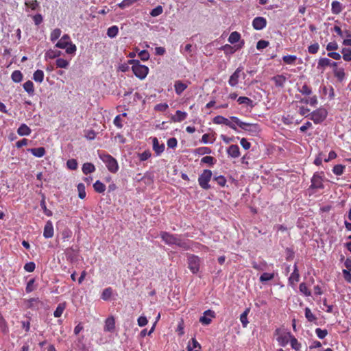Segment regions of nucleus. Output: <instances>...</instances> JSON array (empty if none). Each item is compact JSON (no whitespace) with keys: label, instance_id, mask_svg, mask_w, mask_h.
Instances as JSON below:
<instances>
[{"label":"nucleus","instance_id":"obj_3","mask_svg":"<svg viewBox=\"0 0 351 351\" xmlns=\"http://www.w3.org/2000/svg\"><path fill=\"white\" fill-rule=\"evenodd\" d=\"M128 63L132 64V70L136 77L140 80L146 77L149 72V68L147 66L141 64L138 60H130Z\"/></svg>","mask_w":351,"mask_h":351},{"label":"nucleus","instance_id":"obj_45","mask_svg":"<svg viewBox=\"0 0 351 351\" xmlns=\"http://www.w3.org/2000/svg\"><path fill=\"white\" fill-rule=\"evenodd\" d=\"M237 102L239 104H245L247 106H252L253 101L247 97L241 96L237 99Z\"/></svg>","mask_w":351,"mask_h":351},{"label":"nucleus","instance_id":"obj_55","mask_svg":"<svg viewBox=\"0 0 351 351\" xmlns=\"http://www.w3.org/2000/svg\"><path fill=\"white\" fill-rule=\"evenodd\" d=\"M162 7L161 5H158L157 7L152 10V11L150 12V15L154 17L158 16L162 13Z\"/></svg>","mask_w":351,"mask_h":351},{"label":"nucleus","instance_id":"obj_19","mask_svg":"<svg viewBox=\"0 0 351 351\" xmlns=\"http://www.w3.org/2000/svg\"><path fill=\"white\" fill-rule=\"evenodd\" d=\"M187 117V113L181 110H177L176 114L172 115L171 120L172 122H181L186 119Z\"/></svg>","mask_w":351,"mask_h":351},{"label":"nucleus","instance_id":"obj_48","mask_svg":"<svg viewBox=\"0 0 351 351\" xmlns=\"http://www.w3.org/2000/svg\"><path fill=\"white\" fill-rule=\"evenodd\" d=\"M300 291L303 293L305 296H311V292L308 289L307 285L304 282H302L299 286Z\"/></svg>","mask_w":351,"mask_h":351},{"label":"nucleus","instance_id":"obj_24","mask_svg":"<svg viewBox=\"0 0 351 351\" xmlns=\"http://www.w3.org/2000/svg\"><path fill=\"white\" fill-rule=\"evenodd\" d=\"M27 151L32 153V155L38 158H41L44 156L46 154V150L43 147L30 148L28 149Z\"/></svg>","mask_w":351,"mask_h":351},{"label":"nucleus","instance_id":"obj_44","mask_svg":"<svg viewBox=\"0 0 351 351\" xmlns=\"http://www.w3.org/2000/svg\"><path fill=\"white\" fill-rule=\"evenodd\" d=\"M297 60L296 56L287 55L282 57L283 62L287 64H293Z\"/></svg>","mask_w":351,"mask_h":351},{"label":"nucleus","instance_id":"obj_1","mask_svg":"<svg viewBox=\"0 0 351 351\" xmlns=\"http://www.w3.org/2000/svg\"><path fill=\"white\" fill-rule=\"evenodd\" d=\"M162 240L169 245H176L184 250H189L190 248L189 242L183 240L178 234H170L169 232L162 231L160 234Z\"/></svg>","mask_w":351,"mask_h":351},{"label":"nucleus","instance_id":"obj_56","mask_svg":"<svg viewBox=\"0 0 351 351\" xmlns=\"http://www.w3.org/2000/svg\"><path fill=\"white\" fill-rule=\"evenodd\" d=\"M66 166L69 169L75 170L77 168V162L75 159H69L66 162Z\"/></svg>","mask_w":351,"mask_h":351},{"label":"nucleus","instance_id":"obj_54","mask_svg":"<svg viewBox=\"0 0 351 351\" xmlns=\"http://www.w3.org/2000/svg\"><path fill=\"white\" fill-rule=\"evenodd\" d=\"M315 333L319 339H323L328 335V331L326 329H321L317 328L315 329Z\"/></svg>","mask_w":351,"mask_h":351},{"label":"nucleus","instance_id":"obj_13","mask_svg":"<svg viewBox=\"0 0 351 351\" xmlns=\"http://www.w3.org/2000/svg\"><path fill=\"white\" fill-rule=\"evenodd\" d=\"M267 25V20L262 16L255 17L252 21V27L256 30H262Z\"/></svg>","mask_w":351,"mask_h":351},{"label":"nucleus","instance_id":"obj_39","mask_svg":"<svg viewBox=\"0 0 351 351\" xmlns=\"http://www.w3.org/2000/svg\"><path fill=\"white\" fill-rule=\"evenodd\" d=\"M274 278V273L265 272L261 275L259 280L261 282H265L273 280Z\"/></svg>","mask_w":351,"mask_h":351},{"label":"nucleus","instance_id":"obj_25","mask_svg":"<svg viewBox=\"0 0 351 351\" xmlns=\"http://www.w3.org/2000/svg\"><path fill=\"white\" fill-rule=\"evenodd\" d=\"M32 132V130L25 123H22L17 130L19 136H29Z\"/></svg>","mask_w":351,"mask_h":351},{"label":"nucleus","instance_id":"obj_47","mask_svg":"<svg viewBox=\"0 0 351 351\" xmlns=\"http://www.w3.org/2000/svg\"><path fill=\"white\" fill-rule=\"evenodd\" d=\"M61 33H62V31L60 29H59V28L54 29L50 34V40L52 42H54L55 40H56L57 39H58L60 38Z\"/></svg>","mask_w":351,"mask_h":351},{"label":"nucleus","instance_id":"obj_64","mask_svg":"<svg viewBox=\"0 0 351 351\" xmlns=\"http://www.w3.org/2000/svg\"><path fill=\"white\" fill-rule=\"evenodd\" d=\"M36 267L35 263L34 262L27 263L24 265V269L27 272H32L34 271Z\"/></svg>","mask_w":351,"mask_h":351},{"label":"nucleus","instance_id":"obj_50","mask_svg":"<svg viewBox=\"0 0 351 351\" xmlns=\"http://www.w3.org/2000/svg\"><path fill=\"white\" fill-rule=\"evenodd\" d=\"M290 343L291 348L295 350H300L301 347V344L298 342V339L293 335L291 337Z\"/></svg>","mask_w":351,"mask_h":351},{"label":"nucleus","instance_id":"obj_26","mask_svg":"<svg viewBox=\"0 0 351 351\" xmlns=\"http://www.w3.org/2000/svg\"><path fill=\"white\" fill-rule=\"evenodd\" d=\"M334 76L338 80L339 82H342L346 77V73L343 68H335L333 69Z\"/></svg>","mask_w":351,"mask_h":351},{"label":"nucleus","instance_id":"obj_61","mask_svg":"<svg viewBox=\"0 0 351 351\" xmlns=\"http://www.w3.org/2000/svg\"><path fill=\"white\" fill-rule=\"evenodd\" d=\"M40 206L43 208L44 213L47 216L50 217L52 215V212L50 210L47 209V208L46 206V203H45V200L44 198L40 202Z\"/></svg>","mask_w":351,"mask_h":351},{"label":"nucleus","instance_id":"obj_20","mask_svg":"<svg viewBox=\"0 0 351 351\" xmlns=\"http://www.w3.org/2000/svg\"><path fill=\"white\" fill-rule=\"evenodd\" d=\"M188 87V85L180 80H177L174 84L175 92L180 95Z\"/></svg>","mask_w":351,"mask_h":351},{"label":"nucleus","instance_id":"obj_30","mask_svg":"<svg viewBox=\"0 0 351 351\" xmlns=\"http://www.w3.org/2000/svg\"><path fill=\"white\" fill-rule=\"evenodd\" d=\"M93 188L95 191L98 193H102L106 191V185L99 180H97L94 183Z\"/></svg>","mask_w":351,"mask_h":351},{"label":"nucleus","instance_id":"obj_35","mask_svg":"<svg viewBox=\"0 0 351 351\" xmlns=\"http://www.w3.org/2000/svg\"><path fill=\"white\" fill-rule=\"evenodd\" d=\"M119 33V28L117 25L110 27L107 30V35L108 37L112 38L117 36Z\"/></svg>","mask_w":351,"mask_h":351},{"label":"nucleus","instance_id":"obj_51","mask_svg":"<svg viewBox=\"0 0 351 351\" xmlns=\"http://www.w3.org/2000/svg\"><path fill=\"white\" fill-rule=\"evenodd\" d=\"M215 161L216 160L213 156H204L201 159V162L202 163L208 164L210 166H213L215 164Z\"/></svg>","mask_w":351,"mask_h":351},{"label":"nucleus","instance_id":"obj_12","mask_svg":"<svg viewBox=\"0 0 351 351\" xmlns=\"http://www.w3.org/2000/svg\"><path fill=\"white\" fill-rule=\"evenodd\" d=\"M215 317V311L208 309L204 312V315L199 318V322L203 325H209L212 322V319Z\"/></svg>","mask_w":351,"mask_h":351},{"label":"nucleus","instance_id":"obj_21","mask_svg":"<svg viewBox=\"0 0 351 351\" xmlns=\"http://www.w3.org/2000/svg\"><path fill=\"white\" fill-rule=\"evenodd\" d=\"M153 149L157 155H160L165 150V145L160 144L156 137L153 138Z\"/></svg>","mask_w":351,"mask_h":351},{"label":"nucleus","instance_id":"obj_18","mask_svg":"<svg viewBox=\"0 0 351 351\" xmlns=\"http://www.w3.org/2000/svg\"><path fill=\"white\" fill-rule=\"evenodd\" d=\"M227 154L229 156L237 158L240 156V149L237 145H231L227 149Z\"/></svg>","mask_w":351,"mask_h":351},{"label":"nucleus","instance_id":"obj_15","mask_svg":"<svg viewBox=\"0 0 351 351\" xmlns=\"http://www.w3.org/2000/svg\"><path fill=\"white\" fill-rule=\"evenodd\" d=\"M186 241L190 243H189V246H190L189 250H192L193 251H196V252L202 251L204 252H208L209 251V247L204 245H202L197 242H194L191 240H186Z\"/></svg>","mask_w":351,"mask_h":351},{"label":"nucleus","instance_id":"obj_23","mask_svg":"<svg viewBox=\"0 0 351 351\" xmlns=\"http://www.w3.org/2000/svg\"><path fill=\"white\" fill-rule=\"evenodd\" d=\"M343 8L344 7L339 1H333L331 3V12L334 14H340L343 11Z\"/></svg>","mask_w":351,"mask_h":351},{"label":"nucleus","instance_id":"obj_43","mask_svg":"<svg viewBox=\"0 0 351 351\" xmlns=\"http://www.w3.org/2000/svg\"><path fill=\"white\" fill-rule=\"evenodd\" d=\"M346 168L345 165H336L334 166L332 169V172L336 176H341L343 173L344 169Z\"/></svg>","mask_w":351,"mask_h":351},{"label":"nucleus","instance_id":"obj_32","mask_svg":"<svg viewBox=\"0 0 351 351\" xmlns=\"http://www.w3.org/2000/svg\"><path fill=\"white\" fill-rule=\"evenodd\" d=\"M23 77L22 73L19 70L14 71L11 75V79L16 83L21 82L23 80Z\"/></svg>","mask_w":351,"mask_h":351},{"label":"nucleus","instance_id":"obj_14","mask_svg":"<svg viewBox=\"0 0 351 351\" xmlns=\"http://www.w3.org/2000/svg\"><path fill=\"white\" fill-rule=\"evenodd\" d=\"M54 234L53 226L51 221L48 220L44 227L43 237L45 239L52 238Z\"/></svg>","mask_w":351,"mask_h":351},{"label":"nucleus","instance_id":"obj_27","mask_svg":"<svg viewBox=\"0 0 351 351\" xmlns=\"http://www.w3.org/2000/svg\"><path fill=\"white\" fill-rule=\"evenodd\" d=\"M23 88L29 95L34 94V85L32 81L28 80L25 82L23 84Z\"/></svg>","mask_w":351,"mask_h":351},{"label":"nucleus","instance_id":"obj_5","mask_svg":"<svg viewBox=\"0 0 351 351\" xmlns=\"http://www.w3.org/2000/svg\"><path fill=\"white\" fill-rule=\"evenodd\" d=\"M324 173L323 171L321 172H315L311 180V185L309 186V189L312 190H317V189H324Z\"/></svg>","mask_w":351,"mask_h":351},{"label":"nucleus","instance_id":"obj_63","mask_svg":"<svg viewBox=\"0 0 351 351\" xmlns=\"http://www.w3.org/2000/svg\"><path fill=\"white\" fill-rule=\"evenodd\" d=\"M138 57L143 61H146L149 58V53L147 50H142L138 53Z\"/></svg>","mask_w":351,"mask_h":351},{"label":"nucleus","instance_id":"obj_38","mask_svg":"<svg viewBox=\"0 0 351 351\" xmlns=\"http://www.w3.org/2000/svg\"><path fill=\"white\" fill-rule=\"evenodd\" d=\"M77 188L78 191V197L82 199H84L86 196L85 185L83 183H79Z\"/></svg>","mask_w":351,"mask_h":351},{"label":"nucleus","instance_id":"obj_9","mask_svg":"<svg viewBox=\"0 0 351 351\" xmlns=\"http://www.w3.org/2000/svg\"><path fill=\"white\" fill-rule=\"evenodd\" d=\"M243 68L242 66H239L235 71L230 75L228 84L230 86L234 87L236 86L239 83V80L241 76V74L242 73V75H243V77H245V75L244 73H243Z\"/></svg>","mask_w":351,"mask_h":351},{"label":"nucleus","instance_id":"obj_59","mask_svg":"<svg viewBox=\"0 0 351 351\" xmlns=\"http://www.w3.org/2000/svg\"><path fill=\"white\" fill-rule=\"evenodd\" d=\"M65 49H66V52L68 54H75V51L77 50V47H76L75 45L73 44L72 42L70 43Z\"/></svg>","mask_w":351,"mask_h":351},{"label":"nucleus","instance_id":"obj_16","mask_svg":"<svg viewBox=\"0 0 351 351\" xmlns=\"http://www.w3.org/2000/svg\"><path fill=\"white\" fill-rule=\"evenodd\" d=\"M271 81L274 82V84L278 88H283L286 83L287 78L284 75H276L271 77Z\"/></svg>","mask_w":351,"mask_h":351},{"label":"nucleus","instance_id":"obj_40","mask_svg":"<svg viewBox=\"0 0 351 351\" xmlns=\"http://www.w3.org/2000/svg\"><path fill=\"white\" fill-rule=\"evenodd\" d=\"M305 317L310 322H313L317 320L316 316L311 312L308 307L305 308Z\"/></svg>","mask_w":351,"mask_h":351},{"label":"nucleus","instance_id":"obj_2","mask_svg":"<svg viewBox=\"0 0 351 351\" xmlns=\"http://www.w3.org/2000/svg\"><path fill=\"white\" fill-rule=\"evenodd\" d=\"M230 119L242 130L248 132L252 135H256L261 131L260 126L258 123H245L241 121L237 117H231Z\"/></svg>","mask_w":351,"mask_h":351},{"label":"nucleus","instance_id":"obj_31","mask_svg":"<svg viewBox=\"0 0 351 351\" xmlns=\"http://www.w3.org/2000/svg\"><path fill=\"white\" fill-rule=\"evenodd\" d=\"M44 72L42 70L38 69L33 74V80L36 82L41 83L44 80Z\"/></svg>","mask_w":351,"mask_h":351},{"label":"nucleus","instance_id":"obj_46","mask_svg":"<svg viewBox=\"0 0 351 351\" xmlns=\"http://www.w3.org/2000/svg\"><path fill=\"white\" fill-rule=\"evenodd\" d=\"M298 90L304 95H311L312 94V88L306 84H304Z\"/></svg>","mask_w":351,"mask_h":351},{"label":"nucleus","instance_id":"obj_33","mask_svg":"<svg viewBox=\"0 0 351 351\" xmlns=\"http://www.w3.org/2000/svg\"><path fill=\"white\" fill-rule=\"evenodd\" d=\"M241 39V34L237 32H232L228 38V42L231 44H234L239 41Z\"/></svg>","mask_w":351,"mask_h":351},{"label":"nucleus","instance_id":"obj_29","mask_svg":"<svg viewBox=\"0 0 351 351\" xmlns=\"http://www.w3.org/2000/svg\"><path fill=\"white\" fill-rule=\"evenodd\" d=\"M82 172L87 175L88 173H93L95 171V167L93 164L90 162H86L82 166Z\"/></svg>","mask_w":351,"mask_h":351},{"label":"nucleus","instance_id":"obj_52","mask_svg":"<svg viewBox=\"0 0 351 351\" xmlns=\"http://www.w3.org/2000/svg\"><path fill=\"white\" fill-rule=\"evenodd\" d=\"M34 283H35L34 278H32L28 281L26 288H25V291L27 293H29L32 292L34 290H35L36 287L34 285Z\"/></svg>","mask_w":351,"mask_h":351},{"label":"nucleus","instance_id":"obj_62","mask_svg":"<svg viewBox=\"0 0 351 351\" xmlns=\"http://www.w3.org/2000/svg\"><path fill=\"white\" fill-rule=\"evenodd\" d=\"M168 108L169 106L167 104L161 103L156 105L154 107V110L159 112H165Z\"/></svg>","mask_w":351,"mask_h":351},{"label":"nucleus","instance_id":"obj_60","mask_svg":"<svg viewBox=\"0 0 351 351\" xmlns=\"http://www.w3.org/2000/svg\"><path fill=\"white\" fill-rule=\"evenodd\" d=\"M269 43L265 40H260L256 43V49L258 50L263 49L269 46Z\"/></svg>","mask_w":351,"mask_h":351},{"label":"nucleus","instance_id":"obj_4","mask_svg":"<svg viewBox=\"0 0 351 351\" xmlns=\"http://www.w3.org/2000/svg\"><path fill=\"white\" fill-rule=\"evenodd\" d=\"M99 157L106 164L109 171L113 173L118 171V162L111 155L106 153H101L99 154Z\"/></svg>","mask_w":351,"mask_h":351},{"label":"nucleus","instance_id":"obj_57","mask_svg":"<svg viewBox=\"0 0 351 351\" xmlns=\"http://www.w3.org/2000/svg\"><path fill=\"white\" fill-rule=\"evenodd\" d=\"M319 49V45L318 43H314L308 46V51L309 53L315 54L318 52Z\"/></svg>","mask_w":351,"mask_h":351},{"label":"nucleus","instance_id":"obj_22","mask_svg":"<svg viewBox=\"0 0 351 351\" xmlns=\"http://www.w3.org/2000/svg\"><path fill=\"white\" fill-rule=\"evenodd\" d=\"M299 280H300V274H299L297 264L295 263V265L293 266V271L289 278V281L290 284L294 285L295 282H298L299 281Z\"/></svg>","mask_w":351,"mask_h":351},{"label":"nucleus","instance_id":"obj_41","mask_svg":"<svg viewBox=\"0 0 351 351\" xmlns=\"http://www.w3.org/2000/svg\"><path fill=\"white\" fill-rule=\"evenodd\" d=\"M69 64V62L63 58H58L56 60V65L58 68L66 69Z\"/></svg>","mask_w":351,"mask_h":351},{"label":"nucleus","instance_id":"obj_53","mask_svg":"<svg viewBox=\"0 0 351 351\" xmlns=\"http://www.w3.org/2000/svg\"><path fill=\"white\" fill-rule=\"evenodd\" d=\"M214 180L217 182V183L221 187H223L226 184V179L223 176H218L214 178Z\"/></svg>","mask_w":351,"mask_h":351},{"label":"nucleus","instance_id":"obj_10","mask_svg":"<svg viewBox=\"0 0 351 351\" xmlns=\"http://www.w3.org/2000/svg\"><path fill=\"white\" fill-rule=\"evenodd\" d=\"M213 123L215 124H224L231 129L234 130H237V127L235 123L232 121H230L227 118H225L223 116L217 115L213 119Z\"/></svg>","mask_w":351,"mask_h":351},{"label":"nucleus","instance_id":"obj_58","mask_svg":"<svg viewBox=\"0 0 351 351\" xmlns=\"http://www.w3.org/2000/svg\"><path fill=\"white\" fill-rule=\"evenodd\" d=\"M61 53H62L61 51L59 50H52L51 49L47 52V56L49 58L53 59V58L59 57L61 55Z\"/></svg>","mask_w":351,"mask_h":351},{"label":"nucleus","instance_id":"obj_11","mask_svg":"<svg viewBox=\"0 0 351 351\" xmlns=\"http://www.w3.org/2000/svg\"><path fill=\"white\" fill-rule=\"evenodd\" d=\"M279 333L280 329L278 328L275 330V335H278L277 341L280 346L285 347L290 341L292 335L290 332L282 335H280Z\"/></svg>","mask_w":351,"mask_h":351},{"label":"nucleus","instance_id":"obj_6","mask_svg":"<svg viewBox=\"0 0 351 351\" xmlns=\"http://www.w3.org/2000/svg\"><path fill=\"white\" fill-rule=\"evenodd\" d=\"M188 268L192 274H196L199 272L200 268V258L192 254H187Z\"/></svg>","mask_w":351,"mask_h":351},{"label":"nucleus","instance_id":"obj_34","mask_svg":"<svg viewBox=\"0 0 351 351\" xmlns=\"http://www.w3.org/2000/svg\"><path fill=\"white\" fill-rule=\"evenodd\" d=\"M343 59L346 62L351 61V48L344 47L341 50Z\"/></svg>","mask_w":351,"mask_h":351},{"label":"nucleus","instance_id":"obj_7","mask_svg":"<svg viewBox=\"0 0 351 351\" xmlns=\"http://www.w3.org/2000/svg\"><path fill=\"white\" fill-rule=\"evenodd\" d=\"M327 115V110L324 108H319L310 114V119L312 120L314 123L319 124L326 119Z\"/></svg>","mask_w":351,"mask_h":351},{"label":"nucleus","instance_id":"obj_17","mask_svg":"<svg viewBox=\"0 0 351 351\" xmlns=\"http://www.w3.org/2000/svg\"><path fill=\"white\" fill-rule=\"evenodd\" d=\"M115 329V319L113 316L108 317L105 320V325L104 330L106 332H112Z\"/></svg>","mask_w":351,"mask_h":351},{"label":"nucleus","instance_id":"obj_28","mask_svg":"<svg viewBox=\"0 0 351 351\" xmlns=\"http://www.w3.org/2000/svg\"><path fill=\"white\" fill-rule=\"evenodd\" d=\"M250 311V308H245V310L243 311V313L240 315V321L242 324L243 327L245 328L249 322L247 320V315Z\"/></svg>","mask_w":351,"mask_h":351},{"label":"nucleus","instance_id":"obj_37","mask_svg":"<svg viewBox=\"0 0 351 351\" xmlns=\"http://www.w3.org/2000/svg\"><path fill=\"white\" fill-rule=\"evenodd\" d=\"M331 64V60L327 58H320L318 61L317 69L325 68L326 66H330Z\"/></svg>","mask_w":351,"mask_h":351},{"label":"nucleus","instance_id":"obj_42","mask_svg":"<svg viewBox=\"0 0 351 351\" xmlns=\"http://www.w3.org/2000/svg\"><path fill=\"white\" fill-rule=\"evenodd\" d=\"M64 309H65V304H64V303L59 304L53 313L54 317H61Z\"/></svg>","mask_w":351,"mask_h":351},{"label":"nucleus","instance_id":"obj_36","mask_svg":"<svg viewBox=\"0 0 351 351\" xmlns=\"http://www.w3.org/2000/svg\"><path fill=\"white\" fill-rule=\"evenodd\" d=\"M112 295V289L111 287L106 288L101 293V299L106 301L108 300Z\"/></svg>","mask_w":351,"mask_h":351},{"label":"nucleus","instance_id":"obj_49","mask_svg":"<svg viewBox=\"0 0 351 351\" xmlns=\"http://www.w3.org/2000/svg\"><path fill=\"white\" fill-rule=\"evenodd\" d=\"M72 231L69 228H65L62 230L61 235H62V239L65 241H68L69 239L72 237Z\"/></svg>","mask_w":351,"mask_h":351},{"label":"nucleus","instance_id":"obj_8","mask_svg":"<svg viewBox=\"0 0 351 351\" xmlns=\"http://www.w3.org/2000/svg\"><path fill=\"white\" fill-rule=\"evenodd\" d=\"M212 171L209 169H204L198 178V183L199 186L205 190L210 189L209 182L212 178Z\"/></svg>","mask_w":351,"mask_h":351}]
</instances>
